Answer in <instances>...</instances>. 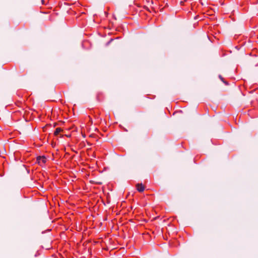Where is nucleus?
Returning a JSON list of instances; mask_svg holds the SVG:
<instances>
[{"mask_svg": "<svg viewBox=\"0 0 258 258\" xmlns=\"http://www.w3.org/2000/svg\"><path fill=\"white\" fill-rule=\"evenodd\" d=\"M37 161L38 163L41 165V164H44L46 162V158L44 156H39L37 158Z\"/></svg>", "mask_w": 258, "mask_h": 258, "instance_id": "obj_1", "label": "nucleus"}, {"mask_svg": "<svg viewBox=\"0 0 258 258\" xmlns=\"http://www.w3.org/2000/svg\"><path fill=\"white\" fill-rule=\"evenodd\" d=\"M136 187L137 190L140 192H143L145 189V187L142 183H138Z\"/></svg>", "mask_w": 258, "mask_h": 258, "instance_id": "obj_2", "label": "nucleus"}, {"mask_svg": "<svg viewBox=\"0 0 258 258\" xmlns=\"http://www.w3.org/2000/svg\"><path fill=\"white\" fill-rule=\"evenodd\" d=\"M62 130L60 127H57L55 129L54 132V135L57 136L61 132Z\"/></svg>", "mask_w": 258, "mask_h": 258, "instance_id": "obj_3", "label": "nucleus"}, {"mask_svg": "<svg viewBox=\"0 0 258 258\" xmlns=\"http://www.w3.org/2000/svg\"><path fill=\"white\" fill-rule=\"evenodd\" d=\"M102 96V94L101 93H98L97 95L96 98L98 101H101L102 100L101 97Z\"/></svg>", "mask_w": 258, "mask_h": 258, "instance_id": "obj_4", "label": "nucleus"}, {"mask_svg": "<svg viewBox=\"0 0 258 258\" xmlns=\"http://www.w3.org/2000/svg\"><path fill=\"white\" fill-rule=\"evenodd\" d=\"M219 78L222 82H224V78L222 77L221 75H219Z\"/></svg>", "mask_w": 258, "mask_h": 258, "instance_id": "obj_5", "label": "nucleus"}, {"mask_svg": "<svg viewBox=\"0 0 258 258\" xmlns=\"http://www.w3.org/2000/svg\"><path fill=\"white\" fill-rule=\"evenodd\" d=\"M226 85H228L229 84L227 82V81H224V82H223Z\"/></svg>", "mask_w": 258, "mask_h": 258, "instance_id": "obj_6", "label": "nucleus"}, {"mask_svg": "<svg viewBox=\"0 0 258 258\" xmlns=\"http://www.w3.org/2000/svg\"><path fill=\"white\" fill-rule=\"evenodd\" d=\"M41 2H42V4H44V0H41Z\"/></svg>", "mask_w": 258, "mask_h": 258, "instance_id": "obj_7", "label": "nucleus"}]
</instances>
